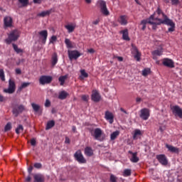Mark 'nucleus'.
<instances>
[{
    "instance_id": "f257e3e1",
    "label": "nucleus",
    "mask_w": 182,
    "mask_h": 182,
    "mask_svg": "<svg viewBox=\"0 0 182 182\" xmlns=\"http://www.w3.org/2000/svg\"><path fill=\"white\" fill-rule=\"evenodd\" d=\"M153 21H158L159 22H156V25H167L168 26H171V28H168V32H174L176 31V23L173 22V20L168 18L166 14L163 12L160 7H158L157 10L154 13Z\"/></svg>"
},
{
    "instance_id": "f03ea898",
    "label": "nucleus",
    "mask_w": 182,
    "mask_h": 182,
    "mask_svg": "<svg viewBox=\"0 0 182 182\" xmlns=\"http://www.w3.org/2000/svg\"><path fill=\"white\" fill-rule=\"evenodd\" d=\"M91 136L94 137L95 140H98L99 141H103L106 136L103 131L100 128H96L94 130L91 131Z\"/></svg>"
},
{
    "instance_id": "7ed1b4c3",
    "label": "nucleus",
    "mask_w": 182,
    "mask_h": 182,
    "mask_svg": "<svg viewBox=\"0 0 182 182\" xmlns=\"http://www.w3.org/2000/svg\"><path fill=\"white\" fill-rule=\"evenodd\" d=\"M20 35H21V33H19V31L13 30L9 34L8 38L6 39V43H8V45H10V43H12V42L16 41V40L19 38Z\"/></svg>"
},
{
    "instance_id": "20e7f679",
    "label": "nucleus",
    "mask_w": 182,
    "mask_h": 182,
    "mask_svg": "<svg viewBox=\"0 0 182 182\" xmlns=\"http://www.w3.org/2000/svg\"><path fill=\"white\" fill-rule=\"evenodd\" d=\"M97 5L99 6L100 12L102 14V15H104V16H109V15H110V11H109V9H107L106 1L104 0H100L97 2Z\"/></svg>"
},
{
    "instance_id": "39448f33",
    "label": "nucleus",
    "mask_w": 182,
    "mask_h": 182,
    "mask_svg": "<svg viewBox=\"0 0 182 182\" xmlns=\"http://www.w3.org/2000/svg\"><path fill=\"white\" fill-rule=\"evenodd\" d=\"M53 80V77L50 75H42L39 78V83L40 85H49V83H52V81Z\"/></svg>"
},
{
    "instance_id": "423d86ee",
    "label": "nucleus",
    "mask_w": 182,
    "mask_h": 182,
    "mask_svg": "<svg viewBox=\"0 0 182 182\" xmlns=\"http://www.w3.org/2000/svg\"><path fill=\"white\" fill-rule=\"evenodd\" d=\"M82 54L77 50H68V58L70 60H77Z\"/></svg>"
},
{
    "instance_id": "0eeeda50",
    "label": "nucleus",
    "mask_w": 182,
    "mask_h": 182,
    "mask_svg": "<svg viewBox=\"0 0 182 182\" xmlns=\"http://www.w3.org/2000/svg\"><path fill=\"white\" fill-rule=\"evenodd\" d=\"M139 117L142 119V120H149L150 117V110L147 108H143L140 110Z\"/></svg>"
},
{
    "instance_id": "6e6552de",
    "label": "nucleus",
    "mask_w": 182,
    "mask_h": 182,
    "mask_svg": "<svg viewBox=\"0 0 182 182\" xmlns=\"http://www.w3.org/2000/svg\"><path fill=\"white\" fill-rule=\"evenodd\" d=\"M153 19H154V16L151 15L148 20H142L141 21V25H142V31H144L146 29V25H147V23H150V25H157L156 24L155 21H153Z\"/></svg>"
},
{
    "instance_id": "1a4fd4ad",
    "label": "nucleus",
    "mask_w": 182,
    "mask_h": 182,
    "mask_svg": "<svg viewBox=\"0 0 182 182\" xmlns=\"http://www.w3.org/2000/svg\"><path fill=\"white\" fill-rule=\"evenodd\" d=\"M171 110L175 116H178V117L182 119V109L178 105L171 107Z\"/></svg>"
},
{
    "instance_id": "9d476101",
    "label": "nucleus",
    "mask_w": 182,
    "mask_h": 182,
    "mask_svg": "<svg viewBox=\"0 0 182 182\" xmlns=\"http://www.w3.org/2000/svg\"><path fill=\"white\" fill-rule=\"evenodd\" d=\"M25 110V106L20 105H16L13 108V114H14L15 117H18L20 113H22Z\"/></svg>"
},
{
    "instance_id": "9b49d317",
    "label": "nucleus",
    "mask_w": 182,
    "mask_h": 182,
    "mask_svg": "<svg viewBox=\"0 0 182 182\" xmlns=\"http://www.w3.org/2000/svg\"><path fill=\"white\" fill-rule=\"evenodd\" d=\"M156 159L162 166H167L168 164L167 157L164 154L156 155Z\"/></svg>"
},
{
    "instance_id": "f8f14e48",
    "label": "nucleus",
    "mask_w": 182,
    "mask_h": 182,
    "mask_svg": "<svg viewBox=\"0 0 182 182\" xmlns=\"http://www.w3.org/2000/svg\"><path fill=\"white\" fill-rule=\"evenodd\" d=\"M74 157L78 163L85 164L86 163V159L85 157H83V154H82V152L80 151H77L75 154Z\"/></svg>"
},
{
    "instance_id": "ddd939ff",
    "label": "nucleus",
    "mask_w": 182,
    "mask_h": 182,
    "mask_svg": "<svg viewBox=\"0 0 182 182\" xmlns=\"http://www.w3.org/2000/svg\"><path fill=\"white\" fill-rule=\"evenodd\" d=\"M38 34L40 36V39L41 40V43H43V45H45L48 39V31L46 30L41 31L38 33Z\"/></svg>"
},
{
    "instance_id": "4468645a",
    "label": "nucleus",
    "mask_w": 182,
    "mask_h": 182,
    "mask_svg": "<svg viewBox=\"0 0 182 182\" xmlns=\"http://www.w3.org/2000/svg\"><path fill=\"white\" fill-rule=\"evenodd\" d=\"M16 90V85L14 80L10 79L9 80V87L7 90H4V92H15Z\"/></svg>"
},
{
    "instance_id": "2eb2a0df",
    "label": "nucleus",
    "mask_w": 182,
    "mask_h": 182,
    "mask_svg": "<svg viewBox=\"0 0 182 182\" xmlns=\"http://www.w3.org/2000/svg\"><path fill=\"white\" fill-rule=\"evenodd\" d=\"M162 65H164V66H166V68H174V61L169 58H164L162 60Z\"/></svg>"
},
{
    "instance_id": "dca6fc26",
    "label": "nucleus",
    "mask_w": 182,
    "mask_h": 182,
    "mask_svg": "<svg viewBox=\"0 0 182 182\" xmlns=\"http://www.w3.org/2000/svg\"><path fill=\"white\" fill-rule=\"evenodd\" d=\"M14 22V20L11 16H6L4 18V28H11L12 27V23Z\"/></svg>"
},
{
    "instance_id": "f3484780",
    "label": "nucleus",
    "mask_w": 182,
    "mask_h": 182,
    "mask_svg": "<svg viewBox=\"0 0 182 182\" xmlns=\"http://www.w3.org/2000/svg\"><path fill=\"white\" fill-rule=\"evenodd\" d=\"M166 147L171 153H175L176 154H178L180 153V149L177 147L173 146L168 144H166Z\"/></svg>"
},
{
    "instance_id": "a211bd4d",
    "label": "nucleus",
    "mask_w": 182,
    "mask_h": 182,
    "mask_svg": "<svg viewBox=\"0 0 182 182\" xmlns=\"http://www.w3.org/2000/svg\"><path fill=\"white\" fill-rule=\"evenodd\" d=\"M105 119L106 120H108L109 123L112 124L114 122V117L113 116V114L109 111L105 112Z\"/></svg>"
},
{
    "instance_id": "6ab92c4d",
    "label": "nucleus",
    "mask_w": 182,
    "mask_h": 182,
    "mask_svg": "<svg viewBox=\"0 0 182 182\" xmlns=\"http://www.w3.org/2000/svg\"><path fill=\"white\" fill-rule=\"evenodd\" d=\"M129 20V17L126 15H122L119 16V22L121 25L124 26L127 24V21Z\"/></svg>"
},
{
    "instance_id": "aec40b11",
    "label": "nucleus",
    "mask_w": 182,
    "mask_h": 182,
    "mask_svg": "<svg viewBox=\"0 0 182 182\" xmlns=\"http://www.w3.org/2000/svg\"><path fill=\"white\" fill-rule=\"evenodd\" d=\"M34 182H43L45 181V176L41 173L34 175Z\"/></svg>"
},
{
    "instance_id": "412c9836",
    "label": "nucleus",
    "mask_w": 182,
    "mask_h": 182,
    "mask_svg": "<svg viewBox=\"0 0 182 182\" xmlns=\"http://www.w3.org/2000/svg\"><path fill=\"white\" fill-rule=\"evenodd\" d=\"M129 154H132L130 160L132 163H137V161H139V157H137V152L133 153L132 151H129Z\"/></svg>"
},
{
    "instance_id": "4be33fe9",
    "label": "nucleus",
    "mask_w": 182,
    "mask_h": 182,
    "mask_svg": "<svg viewBox=\"0 0 182 182\" xmlns=\"http://www.w3.org/2000/svg\"><path fill=\"white\" fill-rule=\"evenodd\" d=\"M101 99H102V97L100 96V94H99V92H95L92 93V100H93V102H100Z\"/></svg>"
},
{
    "instance_id": "5701e85b",
    "label": "nucleus",
    "mask_w": 182,
    "mask_h": 182,
    "mask_svg": "<svg viewBox=\"0 0 182 182\" xmlns=\"http://www.w3.org/2000/svg\"><path fill=\"white\" fill-rule=\"evenodd\" d=\"M56 63H58V54L56 53H54L51 57L52 68H55V66H56Z\"/></svg>"
},
{
    "instance_id": "b1692460",
    "label": "nucleus",
    "mask_w": 182,
    "mask_h": 182,
    "mask_svg": "<svg viewBox=\"0 0 182 182\" xmlns=\"http://www.w3.org/2000/svg\"><path fill=\"white\" fill-rule=\"evenodd\" d=\"M119 33H122V38L124 41H130V38L129 37V30H122L119 32Z\"/></svg>"
},
{
    "instance_id": "393cba45",
    "label": "nucleus",
    "mask_w": 182,
    "mask_h": 182,
    "mask_svg": "<svg viewBox=\"0 0 182 182\" xmlns=\"http://www.w3.org/2000/svg\"><path fill=\"white\" fill-rule=\"evenodd\" d=\"M85 156H87L88 157L93 156V149H92L89 146H87L85 149Z\"/></svg>"
},
{
    "instance_id": "a878e982",
    "label": "nucleus",
    "mask_w": 182,
    "mask_h": 182,
    "mask_svg": "<svg viewBox=\"0 0 182 182\" xmlns=\"http://www.w3.org/2000/svg\"><path fill=\"white\" fill-rule=\"evenodd\" d=\"M52 14V9L48 11H41L40 14H38V16H41L42 18H45V16H48Z\"/></svg>"
},
{
    "instance_id": "bb28decb",
    "label": "nucleus",
    "mask_w": 182,
    "mask_h": 182,
    "mask_svg": "<svg viewBox=\"0 0 182 182\" xmlns=\"http://www.w3.org/2000/svg\"><path fill=\"white\" fill-rule=\"evenodd\" d=\"M65 29H67L68 33H72V32H73V31H75V28H76L75 25H65Z\"/></svg>"
},
{
    "instance_id": "cd10ccee",
    "label": "nucleus",
    "mask_w": 182,
    "mask_h": 182,
    "mask_svg": "<svg viewBox=\"0 0 182 182\" xmlns=\"http://www.w3.org/2000/svg\"><path fill=\"white\" fill-rule=\"evenodd\" d=\"M139 136H141V131H140V129H135L133 135L134 140H137Z\"/></svg>"
},
{
    "instance_id": "c85d7f7f",
    "label": "nucleus",
    "mask_w": 182,
    "mask_h": 182,
    "mask_svg": "<svg viewBox=\"0 0 182 182\" xmlns=\"http://www.w3.org/2000/svg\"><path fill=\"white\" fill-rule=\"evenodd\" d=\"M68 79V75H63V76H60L59 78H58V80L60 82V85L61 86H63V85H65V82L66 81V80Z\"/></svg>"
},
{
    "instance_id": "c756f323",
    "label": "nucleus",
    "mask_w": 182,
    "mask_h": 182,
    "mask_svg": "<svg viewBox=\"0 0 182 182\" xmlns=\"http://www.w3.org/2000/svg\"><path fill=\"white\" fill-rule=\"evenodd\" d=\"M65 43L68 49H72V48H73V44H72V41H70L69 38L65 39Z\"/></svg>"
},
{
    "instance_id": "7c9ffc66",
    "label": "nucleus",
    "mask_w": 182,
    "mask_h": 182,
    "mask_svg": "<svg viewBox=\"0 0 182 182\" xmlns=\"http://www.w3.org/2000/svg\"><path fill=\"white\" fill-rule=\"evenodd\" d=\"M31 85V82H23L21 86L18 87V91L21 92L23 89H26L28 86Z\"/></svg>"
},
{
    "instance_id": "2f4dec72",
    "label": "nucleus",
    "mask_w": 182,
    "mask_h": 182,
    "mask_svg": "<svg viewBox=\"0 0 182 182\" xmlns=\"http://www.w3.org/2000/svg\"><path fill=\"white\" fill-rule=\"evenodd\" d=\"M80 73H81V75L80 76V79H85L86 77H89V74L86 73V70H81Z\"/></svg>"
},
{
    "instance_id": "473e14b6",
    "label": "nucleus",
    "mask_w": 182,
    "mask_h": 182,
    "mask_svg": "<svg viewBox=\"0 0 182 182\" xmlns=\"http://www.w3.org/2000/svg\"><path fill=\"white\" fill-rule=\"evenodd\" d=\"M120 134V132L115 131L110 135L111 140H115V139Z\"/></svg>"
},
{
    "instance_id": "72a5a7b5",
    "label": "nucleus",
    "mask_w": 182,
    "mask_h": 182,
    "mask_svg": "<svg viewBox=\"0 0 182 182\" xmlns=\"http://www.w3.org/2000/svg\"><path fill=\"white\" fill-rule=\"evenodd\" d=\"M68 92H61L58 95V99H60L61 100H65V97H68Z\"/></svg>"
},
{
    "instance_id": "f704fd0d",
    "label": "nucleus",
    "mask_w": 182,
    "mask_h": 182,
    "mask_svg": "<svg viewBox=\"0 0 182 182\" xmlns=\"http://www.w3.org/2000/svg\"><path fill=\"white\" fill-rule=\"evenodd\" d=\"M53 126H55V121H53V120L49 121L47 123L46 129V130H49L50 129H52V127H53Z\"/></svg>"
},
{
    "instance_id": "c9c22d12",
    "label": "nucleus",
    "mask_w": 182,
    "mask_h": 182,
    "mask_svg": "<svg viewBox=\"0 0 182 182\" xmlns=\"http://www.w3.org/2000/svg\"><path fill=\"white\" fill-rule=\"evenodd\" d=\"M31 106L36 113H38V112H39V110L41 109V106H39V105L35 104V103H31Z\"/></svg>"
},
{
    "instance_id": "e433bc0d",
    "label": "nucleus",
    "mask_w": 182,
    "mask_h": 182,
    "mask_svg": "<svg viewBox=\"0 0 182 182\" xmlns=\"http://www.w3.org/2000/svg\"><path fill=\"white\" fill-rule=\"evenodd\" d=\"M13 48L14 49L15 52H16V53H22V52H23V50L18 48L16 44L13 43Z\"/></svg>"
},
{
    "instance_id": "4c0bfd02",
    "label": "nucleus",
    "mask_w": 182,
    "mask_h": 182,
    "mask_svg": "<svg viewBox=\"0 0 182 182\" xmlns=\"http://www.w3.org/2000/svg\"><path fill=\"white\" fill-rule=\"evenodd\" d=\"M163 51L161 50H155L152 52V55L155 56H161Z\"/></svg>"
},
{
    "instance_id": "58836bf2",
    "label": "nucleus",
    "mask_w": 182,
    "mask_h": 182,
    "mask_svg": "<svg viewBox=\"0 0 182 182\" xmlns=\"http://www.w3.org/2000/svg\"><path fill=\"white\" fill-rule=\"evenodd\" d=\"M18 2L21 4L22 6H28L29 0H18Z\"/></svg>"
},
{
    "instance_id": "ea45409f",
    "label": "nucleus",
    "mask_w": 182,
    "mask_h": 182,
    "mask_svg": "<svg viewBox=\"0 0 182 182\" xmlns=\"http://www.w3.org/2000/svg\"><path fill=\"white\" fill-rule=\"evenodd\" d=\"M23 131V126L22 125H18V127L16 129V134H19V133H21V132Z\"/></svg>"
},
{
    "instance_id": "a19ab883",
    "label": "nucleus",
    "mask_w": 182,
    "mask_h": 182,
    "mask_svg": "<svg viewBox=\"0 0 182 182\" xmlns=\"http://www.w3.org/2000/svg\"><path fill=\"white\" fill-rule=\"evenodd\" d=\"M11 129H12V124H11V122H9L5 126L4 131L5 132H9V130H11Z\"/></svg>"
},
{
    "instance_id": "79ce46f5",
    "label": "nucleus",
    "mask_w": 182,
    "mask_h": 182,
    "mask_svg": "<svg viewBox=\"0 0 182 182\" xmlns=\"http://www.w3.org/2000/svg\"><path fill=\"white\" fill-rule=\"evenodd\" d=\"M0 79L5 82V73L4 72L3 69H0Z\"/></svg>"
},
{
    "instance_id": "37998d69",
    "label": "nucleus",
    "mask_w": 182,
    "mask_h": 182,
    "mask_svg": "<svg viewBox=\"0 0 182 182\" xmlns=\"http://www.w3.org/2000/svg\"><path fill=\"white\" fill-rule=\"evenodd\" d=\"M134 58L137 60V62H140V58L141 57V53H140V52L138 53H135V54H134Z\"/></svg>"
},
{
    "instance_id": "c03bdc74",
    "label": "nucleus",
    "mask_w": 182,
    "mask_h": 182,
    "mask_svg": "<svg viewBox=\"0 0 182 182\" xmlns=\"http://www.w3.org/2000/svg\"><path fill=\"white\" fill-rule=\"evenodd\" d=\"M130 174H132V170H130V169H125L124 171V177H127V176H130Z\"/></svg>"
},
{
    "instance_id": "a18cd8bd",
    "label": "nucleus",
    "mask_w": 182,
    "mask_h": 182,
    "mask_svg": "<svg viewBox=\"0 0 182 182\" xmlns=\"http://www.w3.org/2000/svg\"><path fill=\"white\" fill-rule=\"evenodd\" d=\"M150 73V69L146 68L142 70V76H147Z\"/></svg>"
},
{
    "instance_id": "49530a36",
    "label": "nucleus",
    "mask_w": 182,
    "mask_h": 182,
    "mask_svg": "<svg viewBox=\"0 0 182 182\" xmlns=\"http://www.w3.org/2000/svg\"><path fill=\"white\" fill-rule=\"evenodd\" d=\"M56 41H58V37H56V36H53L50 38V43H55Z\"/></svg>"
},
{
    "instance_id": "de8ad7c7",
    "label": "nucleus",
    "mask_w": 182,
    "mask_h": 182,
    "mask_svg": "<svg viewBox=\"0 0 182 182\" xmlns=\"http://www.w3.org/2000/svg\"><path fill=\"white\" fill-rule=\"evenodd\" d=\"M132 53H134V55L135 53H139V50L137 49V47H136L135 46H133V45H132Z\"/></svg>"
},
{
    "instance_id": "09e8293b",
    "label": "nucleus",
    "mask_w": 182,
    "mask_h": 182,
    "mask_svg": "<svg viewBox=\"0 0 182 182\" xmlns=\"http://www.w3.org/2000/svg\"><path fill=\"white\" fill-rule=\"evenodd\" d=\"M35 168H42V164L41 163H36L34 164Z\"/></svg>"
},
{
    "instance_id": "8fccbe9b",
    "label": "nucleus",
    "mask_w": 182,
    "mask_h": 182,
    "mask_svg": "<svg viewBox=\"0 0 182 182\" xmlns=\"http://www.w3.org/2000/svg\"><path fill=\"white\" fill-rule=\"evenodd\" d=\"M117 178L114 175L110 176V181L111 182H116Z\"/></svg>"
},
{
    "instance_id": "3c124183",
    "label": "nucleus",
    "mask_w": 182,
    "mask_h": 182,
    "mask_svg": "<svg viewBox=\"0 0 182 182\" xmlns=\"http://www.w3.org/2000/svg\"><path fill=\"white\" fill-rule=\"evenodd\" d=\"M82 99L84 100V102H87V100H89V95H82Z\"/></svg>"
},
{
    "instance_id": "603ef678",
    "label": "nucleus",
    "mask_w": 182,
    "mask_h": 182,
    "mask_svg": "<svg viewBox=\"0 0 182 182\" xmlns=\"http://www.w3.org/2000/svg\"><path fill=\"white\" fill-rule=\"evenodd\" d=\"M50 106V101L49 100H46L45 107H49Z\"/></svg>"
},
{
    "instance_id": "864d4df0",
    "label": "nucleus",
    "mask_w": 182,
    "mask_h": 182,
    "mask_svg": "<svg viewBox=\"0 0 182 182\" xmlns=\"http://www.w3.org/2000/svg\"><path fill=\"white\" fill-rule=\"evenodd\" d=\"M31 146H36V140L35 139H32L31 140Z\"/></svg>"
},
{
    "instance_id": "5fc2aeb1",
    "label": "nucleus",
    "mask_w": 182,
    "mask_h": 182,
    "mask_svg": "<svg viewBox=\"0 0 182 182\" xmlns=\"http://www.w3.org/2000/svg\"><path fill=\"white\" fill-rule=\"evenodd\" d=\"M143 99H144V97H136V102L137 103H140L142 100H143Z\"/></svg>"
},
{
    "instance_id": "6e6d98bb",
    "label": "nucleus",
    "mask_w": 182,
    "mask_h": 182,
    "mask_svg": "<svg viewBox=\"0 0 182 182\" xmlns=\"http://www.w3.org/2000/svg\"><path fill=\"white\" fill-rule=\"evenodd\" d=\"M172 5H178V0H171Z\"/></svg>"
},
{
    "instance_id": "4d7b16f0",
    "label": "nucleus",
    "mask_w": 182,
    "mask_h": 182,
    "mask_svg": "<svg viewBox=\"0 0 182 182\" xmlns=\"http://www.w3.org/2000/svg\"><path fill=\"white\" fill-rule=\"evenodd\" d=\"M16 75H21V73H22V70H21V69H19V68H16Z\"/></svg>"
},
{
    "instance_id": "13d9d810",
    "label": "nucleus",
    "mask_w": 182,
    "mask_h": 182,
    "mask_svg": "<svg viewBox=\"0 0 182 182\" xmlns=\"http://www.w3.org/2000/svg\"><path fill=\"white\" fill-rule=\"evenodd\" d=\"M99 22H100V19H97L92 22L93 25H99Z\"/></svg>"
},
{
    "instance_id": "bf43d9fd",
    "label": "nucleus",
    "mask_w": 182,
    "mask_h": 182,
    "mask_svg": "<svg viewBox=\"0 0 182 182\" xmlns=\"http://www.w3.org/2000/svg\"><path fill=\"white\" fill-rule=\"evenodd\" d=\"M65 143H66V144H69L70 143V139L69 137H65Z\"/></svg>"
},
{
    "instance_id": "052dcab7",
    "label": "nucleus",
    "mask_w": 182,
    "mask_h": 182,
    "mask_svg": "<svg viewBox=\"0 0 182 182\" xmlns=\"http://www.w3.org/2000/svg\"><path fill=\"white\" fill-rule=\"evenodd\" d=\"M34 4H42V0H33Z\"/></svg>"
},
{
    "instance_id": "680f3d73",
    "label": "nucleus",
    "mask_w": 182,
    "mask_h": 182,
    "mask_svg": "<svg viewBox=\"0 0 182 182\" xmlns=\"http://www.w3.org/2000/svg\"><path fill=\"white\" fill-rule=\"evenodd\" d=\"M117 59L119 60V62H123V57L117 56Z\"/></svg>"
},
{
    "instance_id": "e2e57ef3",
    "label": "nucleus",
    "mask_w": 182,
    "mask_h": 182,
    "mask_svg": "<svg viewBox=\"0 0 182 182\" xmlns=\"http://www.w3.org/2000/svg\"><path fill=\"white\" fill-rule=\"evenodd\" d=\"M88 52L89 53H95V49L93 48L88 49Z\"/></svg>"
},
{
    "instance_id": "0e129e2a",
    "label": "nucleus",
    "mask_w": 182,
    "mask_h": 182,
    "mask_svg": "<svg viewBox=\"0 0 182 182\" xmlns=\"http://www.w3.org/2000/svg\"><path fill=\"white\" fill-rule=\"evenodd\" d=\"M31 178L30 176H28V177L26 178V181H27V182L31 181Z\"/></svg>"
},
{
    "instance_id": "69168bd1",
    "label": "nucleus",
    "mask_w": 182,
    "mask_h": 182,
    "mask_svg": "<svg viewBox=\"0 0 182 182\" xmlns=\"http://www.w3.org/2000/svg\"><path fill=\"white\" fill-rule=\"evenodd\" d=\"M5 100V98L2 95H0V102H4Z\"/></svg>"
},
{
    "instance_id": "338daca9",
    "label": "nucleus",
    "mask_w": 182,
    "mask_h": 182,
    "mask_svg": "<svg viewBox=\"0 0 182 182\" xmlns=\"http://www.w3.org/2000/svg\"><path fill=\"white\" fill-rule=\"evenodd\" d=\"M33 169V167H30V168H28V173H32V170Z\"/></svg>"
},
{
    "instance_id": "774afa93",
    "label": "nucleus",
    "mask_w": 182,
    "mask_h": 182,
    "mask_svg": "<svg viewBox=\"0 0 182 182\" xmlns=\"http://www.w3.org/2000/svg\"><path fill=\"white\" fill-rule=\"evenodd\" d=\"M72 130H73V132H74V133H75L76 132V127L73 126L72 127Z\"/></svg>"
}]
</instances>
